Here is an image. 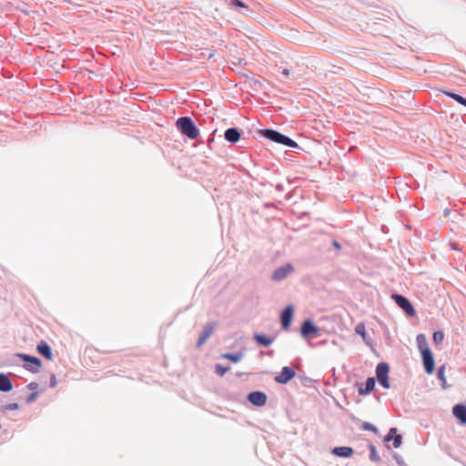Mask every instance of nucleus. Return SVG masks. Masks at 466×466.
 <instances>
[{"label": "nucleus", "instance_id": "f257e3e1", "mask_svg": "<svg viewBox=\"0 0 466 466\" xmlns=\"http://www.w3.org/2000/svg\"><path fill=\"white\" fill-rule=\"evenodd\" d=\"M177 130L190 139H196L199 136V130L189 116H181L176 122Z\"/></svg>", "mask_w": 466, "mask_h": 466}, {"label": "nucleus", "instance_id": "f03ea898", "mask_svg": "<svg viewBox=\"0 0 466 466\" xmlns=\"http://www.w3.org/2000/svg\"><path fill=\"white\" fill-rule=\"evenodd\" d=\"M260 134L264 137L278 144H281L283 146L289 147H298V144L296 141L277 130L266 128L261 130Z\"/></svg>", "mask_w": 466, "mask_h": 466}, {"label": "nucleus", "instance_id": "7ed1b4c3", "mask_svg": "<svg viewBox=\"0 0 466 466\" xmlns=\"http://www.w3.org/2000/svg\"><path fill=\"white\" fill-rule=\"evenodd\" d=\"M390 366L386 362H380L376 367V377L379 383L385 389H390L389 381Z\"/></svg>", "mask_w": 466, "mask_h": 466}, {"label": "nucleus", "instance_id": "20e7f679", "mask_svg": "<svg viewBox=\"0 0 466 466\" xmlns=\"http://www.w3.org/2000/svg\"><path fill=\"white\" fill-rule=\"evenodd\" d=\"M391 299L408 316L412 317L415 315L416 311L410 301L406 297L400 294H392Z\"/></svg>", "mask_w": 466, "mask_h": 466}, {"label": "nucleus", "instance_id": "39448f33", "mask_svg": "<svg viewBox=\"0 0 466 466\" xmlns=\"http://www.w3.org/2000/svg\"><path fill=\"white\" fill-rule=\"evenodd\" d=\"M294 271V267L288 263L284 266H281L275 269L272 274V280L274 281H281L285 279L289 275H290Z\"/></svg>", "mask_w": 466, "mask_h": 466}, {"label": "nucleus", "instance_id": "423d86ee", "mask_svg": "<svg viewBox=\"0 0 466 466\" xmlns=\"http://www.w3.org/2000/svg\"><path fill=\"white\" fill-rule=\"evenodd\" d=\"M300 333L304 338L318 336L319 328L310 319H306L302 323Z\"/></svg>", "mask_w": 466, "mask_h": 466}, {"label": "nucleus", "instance_id": "0eeeda50", "mask_svg": "<svg viewBox=\"0 0 466 466\" xmlns=\"http://www.w3.org/2000/svg\"><path fill=\"white\" fill-rule=\"evenodd\" d=\"M296 375L295 370L290 367H283L280 374L275 377V381L279 384H287Z\"/></svg>", "mask_w": 466, "mask_h": 466}, {"label": "nucleus", "instance_id": "6e6552de", "mask_svg": "<svg viewBox=\"0 0 466 466\" xmlns=\"http://www.w3.org/2000/svg\"><path fill=\"white\" fill-rule=\"evenodd\" d=\"M216 325V322H208L205 325L203 331L200 334L197 342L198 348H200L202 345L206 343L208 339L213 334Z\"/></svg>", "mask_w": 466, "mask_h": 466}, {"label": "nucleus", "instance_id": "1a4fd4ad", "mask_svg": "<svg viewBox=\"0 0 466 466\" xmlns=\"http://www.w3.org/2000/svg\"><path fill=\"white\" fill-rule=\"evenodd\" d=\"M421 358L424 365L425 371L431 374L434 370V358L431 350H425L421 352Z\"/></svg>", "mask_w": 466, "mask_h": 466}, {"label": "nucleus", "instance_id": "9d476101", "mask_svg": "<svg viewBox=\"0 0 466 466\" xmlns=\"http://www.w3.org/2000/svg\"><path fill=\"white\" fill-rule=\"evenodd\" d=\"M248 400L251 404L262 407L267 402V395L262 391H252L248 393Z\"/></svg>", "mask_w": 466, "mask_h": 466}, {"label": "nucleus", "instance_id": "9b49d317", "mask_svg": "<svg viewBox=\"0 0 466 466\" xmlns=\"http://www.w3.org/2000/svg\"><path fill=\"white\" fill-rule=\"evenodd\" d=\"M452 414L461 425H466V405L461 403L454 405Z\"/></svg>", "mask_w": 466, "mask_h": 466}, {"label": "nucleus", "instance_id": "f8f14e48", "mask_svg": "<svg viewBox=\"0 0 466 466\" xmlns=\"http://www.w3.org/2000/svg\"><path fill=\"white\" fill-rule=\"evenodd\" d=\"M292 315H293V307L291 305L285 308V309L282 311L280 319H281V326L284 329H287L291 323L292 320Z\"/></svg>", "mask_w": 466, "mask_h": 466}, {"label": "nucleus", "instance_id": "ddd939ff", "mask_svg": "<svg viewBox=\"0 0 466 466\" xmlns=\"http://www.w3.org/2000/svg\"><path fill=\"white\" fill-rule=\"evenodd\" d=\"M224 137L228 142L235 144L238 141H239L241 137V133L238 128L230 127L225 131Z\"/></svg>", "mask_w": 466, "mask_h": 466}, {"label": "nucleus", "instance_id": "4468645a", "mask_svg": "<svg viewBox=\"0 0 466 466\" xmlns=\"http://www.w3.org/2000/svg\"><path fill=\"white\" fill-rule=\"evenodd\" d=\"M21 357L27 362L26 369L30 371L35 372L38 371L39 368L41 367V361L36 357H31L29 355H21Z\"/></svg>", "mask_w": 466, "mask_h": 466}, {"label": "nucleus", "instance_id": "2eb2a0df", "mask_svg": "<svg viewBox=\"0 0 466 466\" xmlns=\"http://www.w3.org/2000/svg\"><path fill=\"white\" fill-rule=\"evenodd\" d=\"M331 452L338 457L350 458L353 455L354 451L351 447L340 446L333 448Z\"/></svg>", "mask_w": 466, "mask_h": 466}, {"label": "nucleus", "instance_id": "dca6fc26", "mask_svg": "<svg viewBox=\"0 0 466 466\" xmlns=\"http://www.w3.org/2000/svg\"><path fill=\"white\" fill-rule=\"evenodd\" d=\"M375 384H376V381L373 377L368 378L365 382V387L359 389V390H358L359 394L360 395H367V394L370 393L374 390Z\"/></svg>", "mask_w": 466, "mask_h": 466}, {"label": "nucleus", "instance_id": "f3484780", "mask_svg": "<svg viewBox=\"0 0 466 466\" xmlns=\"http://www.w3.org/2000/svg\"><path fill=\"white\" fill-rule=\"evenodd\" d=\"M13 389V385L9 378L5 374H0V390L8 392Z\"/></svg>", "mask_w": 466, "mask_h": 466}, {"label": "nucleus", "instance_id": "a211bd4d", "mask_svg": "<svg viewBox=\"0 0 466 466\" xmlns=\"http://www.w3.org/2000/svg\"><path fill=\"white\" fill-rule=\"evenodd\" d=\"M253 339L259 345H262L264 347L269 346L273 342V340H274L273 338H269V337H267V336H265L263 334H259V333H255L254 336H253Z\"/></svg>", "mask_w": 466, "mask_h": 466}, {"label": "nucleus", "instance_id": "6ab92c4d", "mask_svg": "<svg viewBox=\"0 0 466 466\" xmlns=\"http://www.w3.org/2000/svg\"><path fill=\"white\" fill-rule=\"evenodd\" d=\"M416 342L420 353L423 352L425 350H430L426 336L424 334H418L416 337Z\"/></svg>", "mask_w": 466, "mask_h": 466}, {"label": "nucleus", "instance_id": "aec40b11", "mask_svg": "<svg viewBox=\"0 0 466 466\" xmlns=\"http://www.w3.org/2000/svg\"><path fill=\"white\" fill-rule=\"evenodd\" d=\"M243 357H244V354L241 351L233 352V353H223L221 355L222 359L228 360L234 363L240 361L243 359Z\"/></svg>", "mask_w": 466, "mask_h": 466}, {"label": "nucleus", "instance_id": "412c9836", "mask_svg": "<svg viewBox=\"0 0 466 466\" xmlns=\"http://www.w3.org/2000/svg\"><path fill=\"white\" fill-rule=\"evenodd\" d=\"M37 350L41 355L46 357L47 360L52 359V352H51L50 347L46 342H41L37 346Z\"/></svg>", "mask_w": 466, "mask_h": 466}, {"label": "nucleus", "instance_id": "4be33fe9", "mask_svg": "<svg viewBox=\"0 0 466 466\" xmlns=\"http://www.w3.org/2000/svg\"><path fill=\"white\" fill-rule=\"evenodd\" d=\"M443 93L447 96H449V97L452 98L453 100H455L457 103L466 106V98L463 97L462 96L455 94V93H452V92H449V91H444Z\"/></svg>", "mask_w": 466, "mask_h": 466}, {"label": "nucleus", "instance_id": "5701e85b", "mask_svg": "<svg viewBox=\"0 0 466 466\" xmlns=\"http://www.w3.org/2000/svg\"><path fill=\"white\" fill-rule=\"evenodd\" d=\"M369 449L370 451V460L374 462L380 461V457L379 456V454L377 452L376 447L372 443H370Z\"/></svg>", "mask_w": 466, "mask_h": 466}, {"label": "nucleus", "instance_id": "b1692460", "mask_svg": "<svg viewBox=\"0 0 466 466\" xmlns=\"http://www.w3.org/2000/svg\"><path fill=\"white\" fill-rule=\"evenodd\" d=\"M432 339L435 344H441L444 339V333L441 330H437L433 333Z\"/></svg>", "mask_w": 466, "mask_h": 466}, {"label": "nucleus", "instance_id": "393cba45", "mask_svg": "<svg viewBox=\"0 0 466 466\" xmlns=\"http://www.w3.org/2000/svg\"><path fill=\"white\" fill-rule=\"evenodd\" d=\"M229 370V367H224L221 364L216 365V373L218 376H224Z\"/></svg>", "mask_w": 466, "mask_h": 466}, {"label": "nucleus", "instance_id": "a878e982", "mask_svg": "<svg viewBox=\"0 0 466 466\" xmlns=\"http://www.w3.org/2000/svg\"><path fill=\"white\" fill-rule=\"evenodd\" d=\"M361 429L363 431H370L374 433H378V429L376 426H374L372 423L370 422H363L362 426H361Z\"/></svg>", "mask_w": 466, "mask_h": 466}, {"label": "nucleus", "instance_id": "bb28decb", "mask_svg": "<svg viewBox=\"0 0 466 466\" xmlns=\"http://www.w3.org/2000/svg\"><path fill=\"white\" fill-rule=\"evenodd\" d=\"M437 377L440 380H441L443 383H445V366L442 365L438 369Z\"/></svg>", "mask_w": 466, "mask_h": 466}, {"label": "nucleus", "instance_id": "cd10ccee", "mask_svg": "<svg viewBox=\"0 0 466 466\" xmlns=\"http://www.w3.org/2000/svg\"><path fill=\"white\" fill-rule=\"evenodd\" d=\"M397 434V429L396 428H390L389 432L384 438V441H390L393 440L394 436Z\"/></svg>", "mask_w": 466, "mask_h": 466}, {"label": "nucleus", "instance_id": "c85d7f7f", "mask_svg": "<svg viewBox=\"0 0 466 466\" xmlns=\"http://www.w3.org/2000/svg\"><path fill=\"white\" fill-rule=\"evenodd\" d=\"M402 443V436L400 434H396L393 438V447L400 448Z\"/></svg>", "mask_w": 466, "mask_h": 466}, {"label": "nucleus", "instance_id": "c756f323", "mask_svg": "<svg viewBox=\"0 0 466 466\" xmlns=\"http://www.w3.org/2000/svg\"><path fill=\"white\" fill-rule=\"evenodd\" d=\"M355 331L357 334L361 335L362 337H365L366 331H365V326L363 323H360L356 326Z\"/></svg>", "mask_w": 466, "mask_h": 466}, {"label": "nucleus", "instance_id": "7c9ffc66", "mask_svg": "<svg viewBox=\"0 0 466 466\" xmlns=\"http://www.w3.org/2000/svg\"><path fill=\"white\" fill-rule=\"evenodd\" d=\"M5 408V410H17L18 409V404L17 403H11V404L6 405Z\"/></svg>", "mask_w": 466, "mask_h": 466}, {"label": "nucleus", "instance_id": "2f4dec72", "mask_svg": "<svg viewBox=\"0 0 466 466\" xmlns=\"http://www.w3.org/2000/svg\"><path fill=\"white\" fill-rule=\"evenodd\" d=\"M231 4L238 6L246 7L245 4L240 0H231Z\"/></svg>", "mask_w": 466, "mask_h": 466}, {"label": "nucleus", "instance_id": "473e14b6", "mask_svg": "<svg viewBox=\"0 0 466 466\" xmlns=\"http://www.w3.org/2000/svg\"><path fill=\"white\" fill-rule=\"evenodd\" d=\"M332 246L338 250L341 249V245L337 240L332 241Z\"/></svg>", "mask_w": 466, "mask_h": 466}, {"label": "nucleus", "instance_id": "72a5a7b5", "mask_svg": "<svg viewBox=\"0 0 466 466\" xmlns=\"http://www.w3.org/2000/svg\"><path fill=\"white\" fill-rule=\"evenodd\" d=\"M394 458L399 465L402 463V458L400 456L395 455Z\"/></svg>", "mask_w": 466, "mask_h": 466}, {"label": "nucleus", "instance_id": "f704fd0d", "mask_svg": "<svg viewBox=\"0 0 466 466\" xmlns=\"http://www.w3.org/2000/svg\"><path fill=\"white\" fill-rule=\"evenodd\" d=\"M281 73L286 76H289V70L288 68L282 69Z\"/></svg>", "mask_w": 466, "mask_h": 466}, {"label": "nucleus", "instance_id": "c9c22d12", "mask_svg": "<svg viewBox=\"0 0 466 466\" xmlns=\"http://www.w3.org/2000/svg\"><path fill=\"white\" fill-rule=\"evenodd\" d=\"M56 376L53 375L52 378H51V386L52 387H55L56 386Z\"/></svg>", "mask_w": 466, "mask_h": 466}, {"label": "nucleus", "instance_id": "e433bc0d", "mask_svg": "<svg viewBox=\"0 0 466 466\" xmlns=\"http://www.w3.org/2000/svg\"><path fill=\"white\" fill-rule=\"evenodd\" d=\"M62 2H69V0H60V4H61Z\"/></svg>", "mask_w": 466, "mask_h": 466}]
</instances>
